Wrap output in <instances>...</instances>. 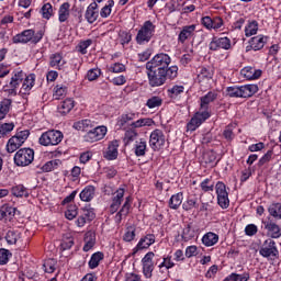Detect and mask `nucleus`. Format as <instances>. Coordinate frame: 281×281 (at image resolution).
Returning <instances> with one entry per match:
<instances>
[{"instance_id":"de8ad7c7","label":"nucleus","mask_w":281,"mask_h":281,"mask_svg":"<svg viewBox=\"0 0 281 281\" xmlns=\"http://www.w3.org/2000/svg\"><path fill=\"white\" fill-rule=\"evenodd\" d=\"M11 192L13 196H18V198L30 196V191L23 184H18L15 187H12Z\"/></svg>"},{"instance_id":"bf43d9fd","label":"nucleus","mask_w":281,"mask_h":281,"mask_svg":"<svg viewBox=\"0 0 281 281\" xmlns=\"http://www.w3.org/2000/svg\"><path fill=\"white\" fill-rule=\"evenodd\" d=\"M202 192H214V181L212 178H206L200 183Z\"/></svg>"},{"instance_id":"f704fd0d","label":"nucleus","mask_w":281,"mask_h":281,"mask_svg":"<svg viewBox=\"0 0 281 281\" xmlns=\"http://www.w3.org/2000/svg\"><path fill=\"white\" fill-rule=\"evenodd\" d=\"M65 65H67V61H65V59L63 58V54L61 53H55L52 54L49 57V67H53V69H63V67H65Z\"/></svg>"},{"instance_id":"c756f323","label":"nucleus","mask_w":281,"mask_h":281,"mask_svg":"<svg viewBox=\"0 0 281 281\" xmlns=\"http://www.w3.org/2000/svg\"><path fill=\"white\" fill-rule=\"evenodd\" d=\"M74 106H76V101L72 98H67L58 104L57 111L60 115H67L71 113Z\"/></svg>"},{"instance_id":"338daca9","label":"nucleus","mask_w":281,"mask_h":281,"mask_svg":"<svg viewBox=\"0 0 281 281\" xmlns=\"http://www.w3.org/2000/svg\"><path fill=\"white\" fill-rule=\"evenodd\" d=\"M194 207H196V198H188L182 204V210H184V212H190L191 210H194Z\"/></svg>"},{"instance_id":"a19ab883","label":"nucleus","mask_w":281,"mask_h":281,"mask_svg":"<svg viewBox=\"0 0 281 281\" xmlns=\"http://www.w3.org/2000/svg\"><path fill=\"white\" fill-rule=\"evenodd\" d=\"M258 27H259L258 21L256 20L248 21L244 30L245 36L247 38L251 36H256V34H258Z\"/></svg>"},{"instance_id":"09e8293b","label":"nucleus","mask_w":281,"mask_h":281,"mask_svg":"<svg viewBox=\"0 0 281 281\" xmlns=\"http://www.w3.org/2000/svg\"><path fill=\"white\" fill-rule=\"evenodd\" d=\"M136 232H137V228L135 226L133 225L127 226L123 234L124 243H133V240H135Z\"/></svg>"},{"instance_id":"680f3d73","label":"nucleus","mask_w":281,"mask_h":281,"mask_svg":"<svg viewBox=\"0 0 281 281\" xmlns=\"http://www.w3.org/2000/svg\"><path fill=\"white\" fill-rule=\"evenodd\" d=\"M14 131V123H0V138Z\"/></svg>"},{"instance_id":"c85d7f7f","label":"nucleus","mask_w":281,"mask_h":281,"mask_svg":"<svg viewBox=\"0 0 281 281\" xmlns=\"http://www.w3.org/2000/svg\"><path fill=\"white\" fill-rule=\"evenodd\" d=\"M71 16V4L69 2H64L58 9V21L59 23H67Z\"/></svg>"},{"instance_id":"20e7f679","label":"nucleus","mask_w":281,"mask_h":281,"mask_svg":"<svg viewBox=\"0 0 281 281\" xmlns=\"http://www.w3.org/2000/svg\"><path fill=\"white\" fill-rule=\"evenodd\" d=\"M156 30L157 26L150 20L145 21L136 34L137 45H146V43H150L153 36H155Z\"/></svg>"},{"instance_id":"5701e85b","label":"nucleus","mask_w":281,"mask_h":281,"mask_svg":"<svg viewBox=\"0 0 281 281\" xmlns=\"http://www.w3.org/2000/svg\"><path fill=\"white\" fill-rule=\"evenodd\" d=\"M120 148V140L113 139L109 142L108 148L103 153L104 159L108 161H115L117 159V156L120 155V151L117 150Z\"/></svg>"},{"instance_id":"6ab92c4d","label":"nucleus","mask_w":281,"mask_h":281,"mask_svg":"<svg viewBox=\"0 0 281 281\" xmlns=\"http://www.w3.org/2000/svg\"><path fill=\"white\" fill-rule=\"evenodd\" d=\"M155 252L149 251L147 252L143 259V274L145 278L150 279L153 278V271H155Z\"/></svg>"},{"instance_id":"ddd939ff","label":"nucleus","mask_w":281,"mask_h":281,"mask_svg":"<svg viewBox=\"0 0 281 281\" xmlns=\"http://www.w3.org/2000/svg\"><path fill=\"white\" fill-rule=\"evenodd\" d=\"M32 161H34V149L32 148L19 149L14 155V164L18 166H30Z\"/></svg>"},{"instance_id":"4be33fe9","label":"nucleus","mask_w":281,"mask_h":281,"mask_svg":"<svg viewBox=\"0 0 281 281\" xmlns=\"http://www.w3.org/2000/svg\"><path fill=\"white\" fill-rule=\"evenodd\" d=\"M85 19L90 25H93V23L100 19V9L98 8V2L95 0L87 7Z\"/></svg>"},{"instance_id":"b1692460","label":"nucleus","mask_w":281,"mask_h":281,"mask_svg":"<svg viewBox=\"0 0 281 281\" xmlns=\"http://www.w3.org/2000/svg\"><path fill=\"white\" fill-rule=\"evenodd\" d=\"M156 237L154 234H147L144 237H142L136 247L132 250V256H135L137 251H142L144 249H148L151 245H155Z\"/></svg>"},{"instance_id":"dca6fc26","label":"nucleus","mask_w":281,"mask_h":281,"mask_svg":"<svg viewBox=\"0 0 281 281\" xmlns=\"http://www.w3.org/2000/svg\"><path fill=\"white\" fill-rule=\"evenodd\" d=\"M95 218V210L91 205H86L80 209V213L76 220L77 227H85L87 223H91Z\"/></svg>"},{"instance_id":"2f4dec72","label":"nucleus","mask_w":281,"mask_h":281,"mask_svg":"<svg viewBox=\"0 0 281 281\" xmlns=\"http://www.w3.org/2000/svg\"><path fill=\"white\" fill-rule=\"evenodd\" d=\"M265 229L267 231V234L270 236V238H280L281 236V227L273 221L266 222Z\"/></svg>"},{"instance_id":"39448f33","label":"nucleus","mask_w":281,"mask_h":281,"mask_svg":"<svg viewBox=\"0 0 281 281\" xmlns=\"http://www.w3.org/2000/svg\"><path fill=\"white\" fill-rule=\"evenodd\" d=\"M172 58L166 53L156 54L146 63V69H158V71H168Z\"/></svg>"},{"instance_id":"2eb2a0df","label":"nucleus","mask_w":281,"mask_h":281,"mask_svg":"<svg viewBox=\"0 0 281 281\" xmlns=\"http://www.w3.org/2000/svg\"><path fill=\"white\" fill-rule=\"evenodd\" d=\"M233 47L234 44H232V40L227 36H213L209 44V49L211 52H218V49H225L227 52L229 49H233Z\"/></svg>"},{"instance_id":"c9c22d12","label":"nucleus","mask_w":281,"mask_h":281,"mask_svg":"<svg viewBox=\"0 0 281 281\" xmlns=\"http://www.w3.org/2000/svg\"><path fill=\"white\" fill-rule=\"evenodd\" d=\"M80 201L85 203H91L93 199H95V187L87 186L80 193H79Z\"/></svg>"},{"instance_id":"1a4fd4ad","label":"nucleus","mask_w":281,"mask_h":281,"mask_svg":"<svg viewBox=\"0 0 281 281\" xmlns=\"http://www.w3.org/2000/svg\"><path fill=\"white\" fill-rule=\"evenodd\" d=\"M43 41V33H35L34 30H25L22 33L16 34L13 36V43H41Z\"/></svg>"},{"instance_id":"393cba45","label":"nucleus","mask_w":281,"mask_h":281,"mask_svg":"<svg viewBox=\"0 0 281 281\" xmlns=\"http://www.w3.org/2000/svg\"><path fill=\"white\" fill-rule=\"evenodd\" d=\"M194 34H196V24L182 26L180 33L178 34V43L184 45L186 41H190Z\"/></svg>"},{"instance_id":"c03bdc74","label":"nucleus","mask_w":281,"mask_h":281,"mask_svg":"<svg viewBox=\"0 0 281 281\" xmlns=\"http://www.w3.org/2000/svg\"><path fill=\"white\" fill-rule=\"evenodd\" d=\"M175 267V261H172V256H167L162 258V261L158 265L160 273H166L169 269Z\"/></svg>"},{"instance_id":"6e6552de","label":"nucleus","mask_w":281,"mask_h":281,"mask_svg":"<svg viewBox=\"0 0 281 281\" xmlns=\"http://www.w3.org/2000/svg\"><path fill=\"white\" fill-rule=\"evenodd\" d=\"M210 117H212L210 108L201 109L200 106L199 112H196L193 115V117H191L190 122L187 124V131H191V132L196 131V128H199V126H201L203 122H205L206 120H210Z\"/></svg>"},{"instance_id":"f3484780","label":"nucleus","mask_w":281,"mask_h":281,"mask_svg":"<svg viewBox=\"0 0 281 281\" xmlns=\"http://www.w3.org/2000/svg\"><path fill=\"white\" fill-rule=\"evenodd\" d=\"M259 254L262 258H278L280 251L278 250V246H276V241L269 238L261 245Z\"/></svg>"},{"instance_id":"cd10ccee","label":"nucleus","mask_w":281,"mask_h":281,"mask_svg":"<svg viewBox=\"0 0 281 281\" xmlns=\"http://www.w3.org/2000/svg\"><path fill=\"white\" fill-rule=\"evenodd\" d=\"M240 75L246 78V80H258V78L262 76V70L246 66L240 70Z\"/></svg>"},{"instance_id":"bb28decb","label":"nucleus","mask_w":281,"mask_h":281,"mask_svg":"<svg viewBox=\"0 0 281 281\" xmlns=\"http://www.w3.org/2000/svg\"><path fill=\"white\" fill-rule=\"evenodd\" d=\"M16 214V209L10 206V204H3L0 207V221H4V223H11Z\"/></svg>"},{"instance_id":"72a5a7b5","label":"nucleus","mask_w":281,"mask_h":281,"mask_svg":"<svg viewBox=\"0 0 281 281\" xmlns=\"http://www.w3.org/2000/svg\"><path fill=\"white\" fill-rule=\"evenodd\" d=\"M95 247V233L88 231L83 236V247L82 251H91Z\"/></svg>"},{"instance_id":"58836bf2","label":"nucleus","mask_w":281,"mask_h":281,"mask_svg":"<svg viewBox=\"0 0 281 281\" xmlns=\"http://www.w3.org/2000/svg\"><path fill=\"white\" fill-rule=\"evenodd\" d=\"M94 126L95 122L89 119H83L75 122L72 128H75V131H81L82 133H85V131H89V128H93Z\"/></svg>"},{"instance_id":"864d4df0","label":"nucleus","mask_w":281,"mask_h":281,"mask_svg":"<svg viewBox=\"0 0 281 281\" xmlns=\"http://www.w3.org/2000/svg\"><path fill=\"white\" fill-rule=\"evenodd\" d=\"M58 166H60V160L55 159V160L45 162L41 167V170H42V172H52L53 170H56V168H58Z\"/></svg>"},{"instance_id":"0eeeda50","label":"nucleus","mask_w":281,"mask_h":281,"mask_svg":"<svg viewBox=\"0 0 281 281\" xmlns=\"http://www.w3.org/2000/svg\"><path fill=\"white\" fill-rule=\"evenodd\" d=\"M25 78L23 70H14L11 75L10 82L3 86L2 91L7 95H16V91Z\"/></svg>"},{"instance_id":"ea45409f","label":"nucleus","mask_w":281,"mask_h":281,"mask_svg":"<svg viewBox=\"0 0 281 281\" xmlns=\"http://www.w3.org/2000/svg\"><path fill=\"white\" fill-rule=\"evenodd\" d=\"M104 260V252L97 251L91 255L90 260L88 261L89 269H98L100 267V263Z\"/></svg>"},{"instance_id":"774afa93","label":"nucleus","mask_w":281,"mask_h":281,"mask_svg":"<svg viewBox=\"0 0 281 281\" xmlns=\"http://www.w3.org/2000/svg\"><path fill=\"white\" fill-rule=\"evenodd\" d=\"M162 102L159 97H151L147 100L146 106H148V109H157V106H161Z\"/></svg>"},{"instance_id":"6e6d98bb","label":"nucleus","mask_w":281,"mask_h":281,"mask_svg":"<svg viewBox=\"0 0 281 281\" xmlns=\"http://www.w3.org/2000/svg\"><path fill=\"white\" fill-rule=\"evenodd\" d=\"M76 216H78V205H76V204L68 205L65 211V217L68 221H74V218H76Z\"/></svg>"},{"instance_id":"9b49d317","label":"nucleus","mask_w":281,"mask_h":281,"mask_svg":"<svg viewBox=\"0 0 281 281\" xmlns=\"http://www.w3.org/2000/svg\"><path fill=\"white\" fill-rule=\"evenodd\" d=\"M30 137V131H21L18 132L14 136H12L7 143V153H15L19 150L20 146H23L27 138Z\"/></svg>"},{"instance_id":"79ce46f5","label":"nucleus","mask_w":281,"mask_h":281,"mask_svg":"<svg viewBox=\"0 0 281 281\" xmlns=\"http://www.w3.org/2000/svg\"><path fill=\"white\" fill-rule=\"evenodd\" d=\"M181 203H183V192H178L171 195L168 205L170 210H179V207H181Z\"/></svg>"},{"instance_id":"3c124183","label":"nucleus","mask_w":281,"mask_h":281,"mask_svg":"<svg viewBox=\"0 0 281 281\" xmlns=\"http://www.w3.org/2000/svg\"><path fill=\"white\" fill-rule=\"evenodd\" d=\"M115 5L114 0H108L105 5L100 11L101 19H109L111 16V12H113V7Z\"/></svg>"},{"instance_id":"423d86ee","label":"nucleus","mask_w":281,"mask_h":281,"mask_svg":"<svg viewBox=\"0 0 281 281\" xmlns=\"http://www.w3.org/2000/svg\"><path fill=\"white\" fill-rule=\"evenodd\" d=\"M65 135L58 130H49L44 132L40 138L38 144L41 146H58L63 142Z\"/></svg>"},{"instance_id":"f8f14e48","label":"nucleus","mask_w":281,"mask_h":281,"mask_svg":"<svg viewBox=\"0 0 281 281\" xmlns=\"http://www.w3.org/2000/svg\"><path fill=\"white\" fill-rule=\"evenodd\" d=\"M215 192L217 194V205L222 210H227L229 207V192H227V186L223 181H218L215 184Z\"/></svg>"},{"instance_id":"a18cd8bd","label":"nucleus","mask_w":281,"mask_h":281,"mask_svg":"<svg viewBox=\"0 0 281 281\" xmlns=\"http://www.w3.org/2000/svg\"><path fill=\"white\" fill-rule=\"evenodd\" d=\"M12 106V100L3 99L0 102V120H5V115L10 113V109Z\"/></svg>"},{"instance_id":"473e14b6","label":"nucleus","mask_w":281,"mask_h":281,"mask_svg":"<svg viewBox=\"0 0 281 281\" xmlns=\"http://www.w3.org/2000/svg\"><path fill=\"white\" fill-rule=\"evenodd\" d=\"M269 37L265 35H257L250 38L249 45L254 52H260L267 45V41Z\"/></svg>"},{"instance_id":"4d7b16f0","label":"nucleus","mask_w":281,"mask_h":281,"mask_svg":"<svg viewBox=\"0 0 281 281\" xmlns=\"http://www.w3.org/2000/svg\"><path fill=\"white\" fill-rule=\"evenodd\" d=\"M56 265H57L56 259L50 258V259L44 260L43 269L45 273H54L56 271Z\"/></svg>"},{"instance_id":"f03ea898","label":"nucleus","mask_w":281,"mask_h":281,"mask_svg":"<svg viewBox=\"0 0 281 281\" xmlns=\"http://www.w3.org/2000/svg\"><path fill=\"white\" fill-rule=\"evenodd\" d=\"M147 78L149 86L151 87H162L166 85V81L175 80L179 76V67L177 65L170 66L167 71L158 70L155 68H146Z\"/></svg>"},{"instance_id":"e433bc0d","label":"nucleus","mask_w":281,"mask_h":281,"mask_svg":"<svg viewBox=\"0 0 281 281\" xmlns=\"http://www.w3.org/2000/svg\"><path fill=\"white\" fill-rule=\"evenodd\" d=\"M216 98H218V93L216 91H209L205 95L200 98L201 109H210V104H212Z\"/></svg>"},{"instance_id":"e2e57ef3","label":"nucleus","mask_w":281,"mask_h":281,"mask_svg":"<svg viewBox=\"0 0 281 281\" xmlns=\"http://www.w3.org/2000/svg\"><path fill=\"white\" fill-rule=\"evenodd\" d=\"M92 44H93V41H91V40L81 41L77 45L76 50L79 54L85 55V54H87V49H89V47H91Z\"/></svg>"},{"instance_id":"7c9ffc66","label":"nucleus","mask_w":281,"mask_h":281,"mask_svg":"<svg viewBox=\"0 0 281 281\" xmlns=\"http://www.w3.org/2000/svg\"><path fill=\"white\" fill-rule=\"evenodd\" d=\"M132 203H133V198L131 196L125 198L124 204L115 215L116 223H122V218L128 216V212H131Z\"/></svg>"},{"instance_id":"052dcab7","label":"nucleus","mask_w":281,"mask_h":281,"mask_svg":"<svg viewBox=\"0 0 281 281\" xmlns=\"http://www.w3.org/2000/svg\"><path fill=\"white\" fill-rule=\"evenodd\" d=\"M67 95V87L65 86H56L53 91L54 100H60V98H65Z\"/></svg>"},{"instance_id":"aec40b11","label":"nucleus","mask_w":281,"mask_h":281,"mask_svg":"<svg viewBox=\"0 0 281 281\" xmlns=\"http://www.w3.org/2000/svg\"><path fill=\"white\" fill-rule=\"evenodd\" d=\"M214 78V69L211 67H200L198 69V82L201 87H210V82Z\"/></svg>"},{"instance_id":"0e129e2a","label":"nucleus","mask_w":281,"mask_h":281,"mask_svg":"<svg viewBox=\"0 0 281 281\" xmlns=\"http://www.w3.org/2000/svg\"><path fill=\"white\" fill-rule=\"evenodd\" d=\"M127 78L124 75H119L112 79H110L111 85H113L114 87H124V85H126L127 82Z\"/></svg>"},{"instance_id":"a211bd4d","label":"nucleus","mask_w":281,"mask_h":281,"mask_svg":"<svg viewBox=\"0 0 281 281\" xmlns=\"http://www.w3.org/2000/svg\"><path fill=\"white\" fill-rule=\"evenodd\" d=\"M201 24L205 30H214V32H221L223 30V25H225V22L223 21V18L221 16H203L201 19Z\"/></svg>"},{"instance_id":"4c0bfd02","label":"nucleus","mask_w":281,"mask_h":281,"mask_svg":"<svg viewBox=\"0 0 281 281\" xmlns=\"http://www.w3.org/2000/svg\"><path fill=\"white\" fill-rule=\"evenodd\" d=\"M218 234L214 232H207L202 236V245H204V247H214V245L218 244Z\"/></svg>"},{"instance_id":"a878e982","label":"nucleus","mask_w":281,"mask_h":281,"mask_svg":"<svg viewBox=\"0 0 281 281\" xmlns=\"http://www.w3.org/2000/svg\"><path fill=\"white\" fill-rule=\"evenodd\" d=\"M34 85H36V75L30 74L22 80V87L20 89V93L22 95H30V91L34 89Z\"/></svg>"},{"instance_id":"9d476101","label":"nucleus","mask_w":281,"mask_h":281,"mask_svg":"<svg viewBox=\"0 0 281 281\" xmlns=\"http://www.w3.org/2000/svg\"><path fill=\"white\" fill-rule=\"evenodd\" d=\"M149 146L155 153L162 150L164 146H166V133H164V130L156 128L150 133Z\"/></svg>"},{"instance_id":"8fccbe9b","label":"nucleus","mask_w":281,"mask_h":281,"mask_svg":"<svg viewBox=\"0 0 281 281\" xmlns=\"http://www.w3.org/2000/svg\"><path fill=\"white\" fill-rule=\"evenodd\" d=\"M108 71L110 74H124L126 71V65L120 61L112 63L108 66Z\"/></svg>"},{"instance_id":"603ef678","label":"nucleus","mask_w":281,"mask_h":281,"mask_svg":"<svg viewBox=\"0 0 281 281\" xmlns=\"http://www.w3.org/2000/svg\"><path fill=\"white\" fill-rule=\"evenodd\" d=\"M100 76H102V69L100 68H92L89 69L86 74V80H88L89 82H95V80H98V78H100Z\"/></svg>"},{"instance_id":"5fc2aeb1","label":"nucleus","mask_w":281,"mask_h":281,"mask_svg":"<svg viewBox=\"0 0 281 281\" xmlns=\"http://www.w3.org/2000/svg\"><path fill=\"white\" fill-rule=\"evenodd\" d=\"M146 148H147V144L144 140V138H142L134 148V153L136 155V157H144L146 155Z\"/></svg>"},{"instance_id":"69168bd1","label":"nucleus","mask_w":281,"mask_h":281,"mask_svg":"<svg viewBox=\"0 0 281 281\" xmlns=\"http://www.w3.org/2000/svg\"><path fill=\"white\" fill-rule=\"evenodd\" d=\"M183 91H186V88L183 86L176 85L168 90V93L170 98H179V95H181Z\"/></svg>"},{"instance_id":"37998d69","label":"nucleus","mask_w":281,"mask_h":281,"mask_svg":"<svg viewBox=\"0 0 281 281\" xmlns=\"http://www.w3.org/2000/svg\"><path fill=\"white\" fill-rule=\"evenodd\" d=\"M4 238L8 243V245H16V243H19V240H21V232L10 229L7 232Z\"/></svg>"},{"instance_id":"412c9836","label":"nucleus","mask_w":281,"mask_h":281,"mask_svg":"<svg viewBox=\"0 0 281 281\" xmlns=\"http://www.w3.org/2000/svg\"><path fill=\"white\" fill-rule=\"evenodd\" d=\"M126 189L119 188L115 192L112 193V202L110 205V214H115L120 210L122 202L124 201V194Z\"/></svg>"},{"instance_id":"49530a36","label":"nucleus","mask_w":281,"mask_h":281,"mask_svg":"<svg viewBox=\"0 0 281 281\" xmlns=\"http://www.w3.org/2000/svg\"><path fill=\"white\" fill-rule=\"evenodd\" d=\"M41 14L42 18H44L46 21H49L54 16V7L52 3L46 2L41 8Z\"/></svg>"},{"instance_id":"13d9d810","label":"nucleus","mask_w":281,"mask_h":281,"mask_svg":"<svg viewBox=\"0 0 281 281\" xmlns=\"http://www.w3.org/2000/svg\"><path fill=\"white\" fill-rule=\"evenodd\" d=\"M268 212L270 216H273V218H281V203L280 202L272 203L269 206Z\"/></svg>"},{"instance_id":"7ed1b4c3","label":"nucleus","mask_w":281,"mask_h":281,"mask_svg":"<svg viewBox=\"0 0 281 281\" xmlns=\"http://www.w3.org/2000/svg\"><path fill=\"white\" fill-rule=\"evenodd\" d=\"M258 85L231 86L226 88L228 98H251L256 95Z\"/></svg>"},{"instance_id":"4468645a","label":"nucleus","mask_w":281,"mask_h":281,"mask_svg":"<svg viewBox=\"0 0 281 281\" xmlns=\"http://www.w3.org/2000/svg\"><path fill=\"white\" fill-rule=\"evenodd\" d=\"M106 133H109V128L104 125H99L86 133L83 139L89 144H94V142L104 139V137H106Z\"/></svg>"},{"instance_id":"f257e3e1","label":"nucleus","mask_w":281,"mask_h":281,"mask_svg":"<svg viewBox=\"0 0 281 281\" xmlns=\"http://www.w3.org/2000/svg\"><path fill=\"white\" fill-rule=\"evenodd\" d=\"M155 121L150 117H140L139 112H125L116 120L117 128L125 131L123 142L126 146L133 144L138 137L137 130L146 126H154Z\"/></svg>"}]
</instances>
